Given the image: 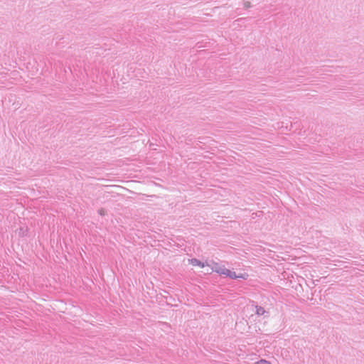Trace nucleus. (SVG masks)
<instances>
[{
	"instance_id": "f257e3e1",
	"label": "nucleus",
	"mask_w": 364,
	"mask_h": 364,
	"mask_svg": "<svg viewBox=\"0 0 364 364\" xmlns=\"http://www.w3.org/2000/svg\"><path fill=\"white\" fill-rule=\"evenodd\" d=\"M209 267H211L212 272H215L220 275H223L225 277H228L231 279L241 278L243 279H247L248 277L247 274H237L235 272L231 271V270L225 268L224 266L220 265L219 264L214 262H213L211 264H210Z\"/></svg>"
},
{
	"instance_id": "f03ea898",
	"label": "nucleus",
	"mask_w": 364,
	"mask_h": 364,
	"mask_svg": "<svg viewBox=\"0 0 364 364\" xmlns=\"http://www.w3.org/2000/svg\"><path fill=\"white\" fill-rule=\"evenodd\" d=\"M188 262L193 266H199L200 267H209L210 264L208 262H202L198 259L192 258L188 259Z\"/></svg>"
},
{
	"instance_id": "7ed1b4c3",
	"label": "nucleus",
	"mask_w": 364,
	"mask_h": 364,
	"mask_svg": "<svg viewBox=\"0 0 364 364\" xmlns=\"http://www.w3.org/2000/svg\"><path fill=\"white\" fill-rule=\"evenodd\" d=\"M255 308H256L255 314L258 316L264 315L266 313V311L262 306H256Z\"/></svg>"
},
{
	"instance_id": "20e7f679",
	"label": "nucleus",
	"mask_w": 364,
	"mask_h": 364,
	"mask_svg": "<svg viewBox=\"0 0 364 364\" xmlns=\"http://www.w3.org/2000/svg\"><path fill=\"white\" fill-rule=\"evenodd\" d=\"M255 364H272V363L267 360L261 359L259 361L256 362Z\"/></svg>"
},
{
	"instance_id": "39448f33",
	"label": "nucleus",
	"mask_w": 364,
	"mask_h": 364,
	"mask_svg": "<svg viewBox=\"0 0 364 364\" xmlns=\"http://www.w3.org/2000/svg\"><path fill=\"white\" fill-rule=\"evenodd\" d=\"M243 6H244V8H245V9H249V8H250V7L252 6L251 2H250V1H245L243 2Z\"/></svg>"
},
{
	"instance_id": "423d86ee",
	"label": "nucleus",
	"mask_w": 364,
	"mask_h": 364,
	"mask_svg": "<svg viewBox=\"0 0 364 364\" xmlns=\"http://www.w3.org/2000/svg\"><path fill=\"white\" fill-rule=\"evenodd\" d=\"M100 215H104V210H100Z\"/></svg>"
}]
</instances>
